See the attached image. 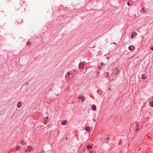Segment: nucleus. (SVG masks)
Returning <instances> with one entry per match:
<instances>
[{"label":"nucleus","instance_id":"nucleus-10","mask_svg":"<svg viewBox=\"0 0 153 153\" xmlns=\"http://www.w3.org/2000/svg\"><path fill=\"white\" fill-rule=\"evenodd\" d=\"M147 77L145 75H143L142 76L141 78L142 79H147Z\"/></svg>","mask_w":153,"mask_h":153},{"label":"nucleus","instance_id":"nucleus-26","mask_svg":"<svg viewBox=\"0 0 153 153\" xmlns=\"http://www.w3.org/2000/svg\"><path fill=\"white\" fill-rule=\"evenodd\" d=\"M97 92H99V90H97Z\"/></svg>","mask_w":153,"mask_h":153},{"label":"nucleus","instance_id":"nucleus-12","mask_svg":"<svg viewBox=\"0 0 153 153\" xmlns=\"http://www.w3.org/2000/svg\"><path fill=\"white\" fill-rule=\"evenodd\" d=\"M67 123V122L66 120H65V121H64L62 123V125H65Z\"/></svg>","mask_w":153,"mask_h":153},{"label":"nucleus","instance_id":"nucleus-7","mask_svg":"<svg viewBox=\"0 0 153 153\" xmlns=\"http://www.w3.org/2000/svg\"><path fill=\"white\" fill-rule=\"evenodd\" d=\"M78 98L79 99H81L83 101H84L85 100V98L83 96H79L78 97Z\"/></svg>","mask_w":153,"mask_h":153},{"label":"nucleus","instance_id":"nucleus-30","mask_svg":"<svg viewBox=\"0 0 153 153\" xmlns=\"http://www.w3.org/2000/svg\"><path fill=\"white\" fill-rule=\"evenodd\" d=\"M146 153H148V152H146Z\"/></svg>","mask_w":153,"mask_h":153},{"label":"nucleus","instance_id":"nucleus-4","mask_svg":"<svg viewBox=\"0 0 153 153\" xmlns=\"http://www.w3.org/2000/svg\"><path fill=\"white\" fill-rule=\"evenodd\" d=\"M128 49L130 51L134 50L135 49V47L134 46H129L128 47Z\"/></svg>","mask_w":153,"mask_h":153},{"label":"nucleus","instance_id":"nucleus-22","mask_svg":"<svg viewBox=\"0 0 153 153\" xmlns=\"http://www.w3.org/2000/svg\"><path fill=\"white\" fill-rule=\"evenodd\" d=\"M139 129V128L138 127L137 128V129L135 130V131L137 132L138 131V130Z\"/></svg>","mask_w":153,"mask_h":153},{"label":"nucleus","instance_id":"nucleus-25","mask_svg":"<svg viewBox=\"0 0 153 153\" xmlns=\"http://www.w3.org/2000/svg\"><path fill=\"white\" fill-rule=\"evenodd\" d=\"M151 49L152 50H153V47L151 48Z\"/></svg>","mask_w":153,"mask_h":153},{"label":"nucleus","instance_id":"nucleus-11","mask_svg":"<svg viewBox=\"0 0 153 153\" xmlns=\"http://www.w3.org/2000/svg\"><path fill=\"white\" fill-rule=\"evenodd\" d=\"M31 45V42H28L27 43V45L28 46H29Z\"/></svg>","mask_w":153,"mask_h":153},{"label":"nucleus","instance_id":"nucleus-19","mask_svg":"<svg viewBox=\"0 0 153 153\" xmlns=\"http://www.w3.org/2000/svg\"><path fill=\"white\" fill-rule=\"evenodd\" d=\"M47 122L46 121H45L44 122V124L45 125L47 124Z\"/></svg>","mask_w":153,"mask_h":153},{"label":"nucleus","instance_id":"nucleus-24","mask_svg":"<svg viewBox=\"0 0 153 153\" xmlns=\"http://www.w3.org/2000/svg\"><path fill=\"white\" fill-rule=\"evenodd\" d=\"M136 127H137V128L138 127V125L137 123V124L136 125Z\"/></svg>","mask_w":153,"mask_h":153},{"label":"nucleus","instance_id":"nucleus-3","mask_svg":"<svg viewBox=\"0 0 153 153\" xmlns=\"http://www.w3.org/2000/svg\"><path fill=\"white\" fill-rule=\"evenodd\" d=\"M119 70L117 68H116L114 69V74L115 75H117L119 73Z\"/></svg>","mask_w":153,"mask_h":153},{"label":"nucleus","instance_id":"nucleus-16","mask_svg":"<svg viewBox=\"0 0 153 153\" xmlns=\"http://www.w3.org/2000/svg\"><path fill=\"white\" fill-rule=\"evenodd\" d=\"M134 37V33L132 32V34L131 35V39H132Z\"/></svg>","mask_w":153,"mask_h":153},{"label":"nucleus","instance_id":"nucleus-17","mask_svg":"<svg viewBox=\"0 0 153 153\" xmlns=\"http://www.w3.org/2000/svg\"><path fill=\"white\" fill-rule=\"evenodd\" d=\"M21 144L22 145H26V143L24 142L23 141H22L21 142Z\"/></svg>","mask_w":153,"mask_h":153},{"label":"nucleus","instance_id":"nucleus-13","mask_svg":"<svg viewBox=\"0 0 153 153\" xmlns=\"http://www.w3.org/2000/svg\"><path fill=\"white\" fill-rule=\"evenodd\" d=\"M87 149L88 150L89 149H92V146H90L89 145H88L87 146Z\"/></svg>","mask_w":153,"mask_h":153},{"label":"nucleus","instance_id":"nucleus-29","mask_svg":"<svg viewBox=\"0 0 153 153\" xmlns=\"http://www.w3.org/2000/svg\"><path fill=\"white\" fill-rule=\"evenodd\" d=\"M101 64V65H103V64H102V63Z\"/></svg>","mask_w":153,"mask_h":153},{"label":"nucleus","instance_id":"nucleus-20","mask_svg":"<svg viewBox=\"0 0 153 153\" xmlns=\"http://www.w3.org/2000/svg\"><path fill=\"white\" fill-rule=\"evenodd\" d=\"M133 33H134V35L136 36L137 35V33L135 32H134Z\"/></svg>","mask_w":153,"mask_h":153},{"label":"nucleus","instance_id":"nucleus-23","mask_svg":"<svg viewBox=\"0 0 153 153\" xmlns=\"http://www.w3.org/2000/svg\"><path fill=\"white\" fill-rule=\"evenodd\" d=\"M127 5L129 6L130 5V3L129 2L127 3Z\"/></svg>","mask_w":153,"mask_h":153},{"label":"nucleus","instance_id":"nucleus-18","mask_svg":"<svg viewBox=\"0 0 153 153\" xmlns=\"http://www.w3.org/2000/svg\"><path fill=\"white\" fill-rule=\"evenodd\" d=\"M141 9H142V10L143 11V13H145V12L146 11H145L144 8L143 7H142V8Z\"/></svg>","mask_w":153,"mask_h":153},{"label":"nucleus","instance_id":"nucleus-28","mask_svg":"<svg viewBox=\"0 0 153 153\" xmlns=\"http://www.w3.org/2000/svg\"><path fill=\"white\" fill-rule=\"evenodd\" d=\"M101 64V65H103V64H102V63Z\"/></svg>","mask_w":153,"mask_h":153},{"label":"nucleus","instance_id":"nucleus-1","mask_svg":"<svg viewBox=\"0 0 153 153\" xmlns=\"http://www.w3.org/2000/svg\"><path fill=\"white\" fill-rule=\"evenodd\" d=\"M84 63L83 62H81L79 64V69H82V68H84Z\"/></svg>","mask_w":153,"mask_h":153},{"label":"nucleus","instance_id":"nucleus-8","mask_svg":"<svg viewBox=\"0 0 153 153\" xmlns=\"http://www.w3.org/2000/svg\"><path fill=\"white\" fill-rule=\"evenodd\" d=\"M85 129V130L87 132H89L91 130L90 127L88 126L86 127Z\"/></svg>","mask_w":153,"mask_h":153},{"label":"nucleus","instance_id":"nucleus-9","mask_svg":"<svg viewBox=\"0 0 153 153\" xmlns=\"http://www.w3.org/2000/svg\"><path fill=\"white\" fill-rule=\"evenodd\" d=\"M149 105L151 107H153V100H151L149 102Z\"/></svg>","mask_w":153,"mask_h":153},{"label":"nucleus","instance_id":"nucleus-2","mask_svg":"<svg viewBox=\"0 0 153 153\" xmlns=\"http://www.w3.org/2000/svg\"><path fill=\"white\" fill-rule=\"evenodd\" d=\"M32 150V147L31 146H29L27 147V148L25 150V152H30Z\"/></svg>","mask_w":153,"mask_h":153},{"label":"nucleus","instance_id":"nucleus-6","mask_svg":"<svg viewBox=\"0 0 153 153\" xmlns=\"http://www.w3.org/2000/svg\"><path fill=\"white\" fill-rule=\"evenodd\" d=\"M22 102H19L18 103L17 105V108H19L22 106Z\"/></svg>","mask_w":153,"mask_h":153},{"label":"nucleus","instance_id":"nucleus-14","mask_svg":"<svg viewBox=\"0 0 153 153\" xmlns=\"http://www.w3.org/2000/svg\"><path fill=\"white\" fill-rule=\"evenodd\" d=\"M20 149V146H17L16 147V150H19Z\"/></svg>","mask_w":153,"mask_h":153},{"label":"nucleus","instance_id":"nucleus-15","mask_svg":"<svg viewBox=\"0 0 153 153\" xmlns=\"http://www.w3.org/2000/svg\"><path fill=\"white\" fill-rule=\"evenodd\" d=\"M70 75H71V73H70L69 72H68L67 73V74H66V75L67 77H69V76H70Z\"/></svg>","mask_w":153,"mask_h":153},{"label":"nucleus","instance_id":"nucleus-27","mask_svg":"<svg viewBox=\"0 0 153 153\" xmlns=\"http://www.w3.org/2000/svg\"><path fill=\"white\" fill-rule=\"evenodd\" d=\"M74 101H73V103H74Z\"/></svg>","mask_w":153,"mask_h":153},{"label":"nucleus","instance_id":"nucleus-21","mask_svg":"<svg viewBox=\"0 0 153 153\" xmlns=\"http://www.w3.org/2000/svg\"><path fill=\"white\" fill-rule=\"evenodd\" d=\"M106 74L107 75L106 77H108V76L109 75V73L108 72H107L106 73Z\"/></svg>","mask_w":153,"mask_h":153},{"label":"nucleus","instance_id":"nucleus-5","mask_svg":"<svg viewBox=\"0 0 153 153\" xmlns=\"http://www.w3.org/2000/svg\"><path fill=\"white\" fill-rule=\"evenodd\" d=\"M91 108H92V109L93 111H96V105H92Z\"/></svg>","mask_w":153,"mask_h":153}]
</instances>
